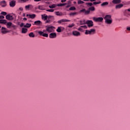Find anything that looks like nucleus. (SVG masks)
Masks as SVG:
<instances>
[{"label": "nucleus", "instance_id": "1", "mask_svg": "<svg viewBox=\"0 0 130 130\" xmlns=\"http://www.w3.org/2000/svg\"><path fill=\"white\" fill-rule=\"evenodd\" d=\"M104 20H105V23L106 24H108V25H110V24L112 23V19L111 18V15H106L104 18Z\"/></svg>", "mask_w": 130, "mask_h": 130}, {"label": "nucleus", "instance_id": "2", "mask_svg": "<svg viewBox=\"0 0 130 130\" xmlns=\"http://www.w3.org/2000/svg\"><path fill=\"white\" fill-rule=\"evenodd\" d=\"M96 32V30L94 28L91 29L90 30H85V34L86 35H92L93 34H95V33Z\"/></svg>", "mask_w": 130, "mask_h": 130}, {"label": "nucleus", "instance_id": "3", "mask_svg": "<svg viewBox=\"0 0 130 130\" xmlns=\"http://www.w3.org/2000/svg\"><path fill=\"white\" fill-rule=\"evenodd\" d=\"M8 29H11V27L14 28V29H16V25H14L13 23L11 22H7L6 24Z\"/></svg>", "mask_w": 130, "mask_h": 130}, {"label": "nucleus", "instance_id": "4", "mask_svg": "<svg viewBox=\"0 0 130 130\" xmlns=\"http://www.w3.org/2000/svg\"><path fill=\"white\" fill-rule=\"evenodd\" d=\"M46 30L49 33H51V32H53V28H54V27L51 26H46Z\"/></svg>", "mask_w": 130, "mask_h": 130}, {"label": "nucleus", "instance_id": "5", "mask_svg": "<svg viewBox=\"0 0 130 130\" xmlns=\"http://www.w3.org/2000/svg\"><path fill=\"white\" fill-rule=\"evenodd\" d=\"M92 20L94 22H102V21H103V17L96 18L95 17H93L92 18Z\"/></svg>", "mask_w": 130, "mask_h": 130}, {"label": "nucleus", "instance_id": "6", "mask_svg": "<svg viewBox=\"0 0 130 130\" xmlns=\"http://www.w3.org/2000/svg\"><path fill=\"white\" fill-rule=\"evenodd\" d=\"M86 24L88 25V28H91V27H93L94 24H93V21L92 20H87L86 21Z\"/></svg>", "mask_w": 130, "mask_h": 130}, {"label": "nucleus", "instance_id": "7", "mask_svg": "<svg viewBox=\"0 0 130 130\" xmlns=\"http://www.w3.org/2000/svg\"><path fill=\"white\" fill-rule=\"evenodd\" d=\"M1 32L3 34H7V33H9V30L3 26L1 29Z\"/></svg>", "mask_w": 130, "mask_h": 130}, {"label": "nucleus", "instance_id": "8", "mask_svg": "<svg viewBox=\"0 0 130 130\" xmlns=\"http://www.w3.org/2000/svg\"><path fill=\"white\" fill-rule=\"evenodd\" d=\"M38 33L39 34V35H40V36H43V37H48V34L44 33L42 31H39Z\"/></svg>", "mask_w": 130, "mask_h": 130}, {"label": "nucleus", "instance_id": "9", "mask_svg": "<svg viewBox=\"0 0 130 130\" xmlns=\"http://www.w3.org/2000/svg\"><path fill=\"white\" fill-rule=\"evenodd\" d=\"M72 34L74 36H76V37L81 36V33L77 30L73 31Z\"/></svg>", "mask_w": 130, "mask_h": 130}, {"label": "nucleus", "instance_id": "10", "mask_svg": "<svg viewBox=\"0 0 130 130\" xmlns=\"http://www.w3.org/2000/svg\"><path fill=\"white\" fill-rule=\"evenodd\" d=\"M64 30V27L62 26H58L56 29L57 32L58 33H60V32H62Z\"/></svg>", "mask_w": 130, "mask_h": 130}, {"label": "nucleus", "instance_id": "11", "mask_svg": "<svg viewBox=\"0 0 130 130\" xmlns=\"http://www.w3.org/2000/svg\"><path fill=\"white\" fill-rule=\"evenodd\" d=\"M6 19H7V20H9V21H12L14 20V17H13V16H11L10 14H8L6 16Z\"/></svg>", "mask_w": 130, "mask_h": 130}, {"label": "nucleus", "instance_id": "12", "mask_svg": "<svg viewBox=\"0 0 130 130\" xmlns=\"http://www.w3.org/2000/svg\"><path fill=\"white\" fill-rule=\"evenodd\" d=\"M0 4L2 8H6L7 7V2L6 1L3 0L1 1Z\"/></svg>", "mask_w": 130, "mask_h": 130}, {"label": "nucleus", "instance_id": "13", "mask_svg": "<svg viewBox=\"0 0 130 130\" xmlns=\"http://www.w3.org/2000/svg\"><path fill=\"white\" fill-rule=\"evenodd\" d=\"M9 6L11 8H14L16 6V1L13 0L9 3Z\"/></svg>", "mask_w": 130, "mask_h": 130}, {"label": "nucleus", "instance_id": "14", "mask_svg": "<svg viewBox=\"0 0 130 130\" xmlns=\"http://www.w3.org/2000/svg\"><path fill=\"white\" fill-rule=\"evenodd\" d=\"M123 7V4H117L115 6V8L116 10H119L121 9Z\"/></svg>", "mask_w": 130, "mask_h": 130}, {"label": "nucleus", "instance_id": "15", "mask_svg": "<svg viewBox=\"0 0 130 130\" xmlns=\"http://www.w3.org/2000/svg\"><path fill=\"white\" fill-rule=\"evenodd\" d=\"M49 38L53 39V38H56V33L55 32H52L49 34Z\"/></svg>", "mask_w": 130, "mask_h": 130}, {"label": "nucleus", "instance_id": "16", "mask_svg": "<svg viewBox=\"0 0 130 130\" xmlns=\"http://www.w3.org/2000/svg\"><path fill=\"white\" fill-rule=\"evenodd\" d=\"M112 3L114 5H119L121 3V0H113Z\"/></svg>", "mask_w": 130, "mask_h": 130}, {"label": "nucleus", "instance_id": "17", "mask_svg": "<svg viewBox=\"0 0 130 130\" xmlns=\"http://www.w3.org/2000/svg\"><path fill=\"white\" fill-rule=\"evenodd\" d=\"M63 22H71V20L69 19H61L58 21V24H61V23H63Z\"/></svg>", "mask_w": 130, "mask_h": 130}, {"label": "nucleus", "instance_id": "18", "mask_svg": "<svg viewBox=\"0 0 130 130\" xmlns=\"http://www.w3.org/2000/svg\"><path fill=\"white\" fill-rule=\"evenodd\" d=\"M41 17L43 21H46L48 18V16H47L46 14H42Z\"/></svg>", "mask_w": 130, "mask_h": 130}, {"label": "nucleus", "instance_id": "19", "mask_svg": "<svg viewBox=\"0 0 130 130\" xmlns=\"http://www.w3.org/2000/svg\"><path fill=\"white\" fill-rule=\"evenodd\" d=\"M26 17H29L30 19H35L36 17V14H27Z\"/></svg>", "mask_w": 130, "mask_h": 130}, {"label": "nucleus", "instance_id": "20", "mask_svg": "<svg viewBox=\"0 0 130 130\" xmlns=\"http://www.w3.org/2000/svg\"><path fill=\"white\" fill-rule=\"evenodd\" d=\"M34 24L37 26H40V25H42V22L40 20L36 21L34 22Z\"/></svg>", "mask_w": 130, "mask_h": 130}, {"label": "nucleus", "instance_id": "21", "mask_svg": "<svg viewBox=\"0 0 130 130\" xmlns=\"http://www.w3.org/2000/svg\"><path fill=\"white\" fill-rule=\"evenodd\" d=\"M57 7V4H53L52 5H49V8L50 9H55Z\"/></svg>", "mask_w": 130, "mask_h": 130}, {"label": "nucleus", "instance_id": "22", "mask_svg": "<svg viewBox=\"0 0 130 130\" xmlns=\"http://www.w3.org/2000/svg\"><path fill=\"white\" fill-rule=\"evenodd\" d=\"M0 24H4L5 25H6V24H7V20H5V19L0 20Z\"/></svg>", "mask_w": 130, "mask_h": 130}, {"label": "nucleus", "instance_id": "23", "mask_svg": "<svg viewBox=\"0 0 130 130\" xmlns=\"http://www.w3.org/2000/svg\"><path fill=\"white\" fill-rule=\"evenodd\" d=\"M108 4H109L108 2H105L103 3L101 5V6L102 7H105V6H108Z\"/></svg>", "mask_w": 130, "mask_h": 130}, {"label": "nucleus", "instance_id": "24", "mask_svg": "<svg viewBox=\"0 0 130 130\" xmlns=\"http://www.w3.org/2000/svg\"><path fill=\"white\" fill-rule=\"evenodd\" d=\"M89 11H91V12H94L95 11V7L93 6H91L88 8Z\"/></svg>", "mask_w": 130, "mask_h": 130}, {"label": "nucleus", "instance_id": "25", "mask_svg": "<svg viewBox=\"0 0 130 130\" xmlns=\"http://www.w3.org/2000/svg\"><path fill=\"white\" fill-rule=\"evenodd\" d=\"M55 14H56V16H63V14H62L61 12H59L58 11L56 12Z\"/></svg>", "mask_w": 130, "mask_h": 130}, {"label": "nucleus", "instance_id": "26", "mask_svg": "<svg viewBox=\"0 0 130 130\" xmlns=\"http://www.w3.org/2000/svg\"><path fill=\"white\" fill-rule=\"evenodd\" d=\"M28 36H29V37H31L32 38H34V37H35V35H34V33L31 32L29 34Z\"/></svg>", "mask_w": 130, "mask_h": 130}, {"label": "nucleus", "instance_id": "27", "mask_svg": "<svg viewBox=\"0 0 130 130\" xmlns=\"http://www.w3.org/2000/svg\"><path fill=\"white\" fill-rule=\"evenodd\" d=\"M67 3H63V4H57V7H63L64 6H66Z\"/></svg>", "mask_w": 130, "mask_h": 130}, {"label": "nucleus", "instance_id": "28", "mask_svg": "<svg viewBox=\"0 0 130 130\" xmlns=\"http://www.w3.org/2000/svg\"><path fill=\"white\" fill-rule=\"evenodd\" d=\"M24 28H30L31 27V23H26V25L24 26Z\"/></svg>", "mask_w": 130, "mask_h": 130}, {"label": "nucleus", "instance_id": "29", "mask_svg": "<svg viewBox=\"0 0 130 130\" xmlns=\"http://www.w3.org/2000/svg\"><path fill=\"white\" fill-rule=\"evenodd\" d=\"M27 28H22V33L25 34L27 33Z\"/></svg>", "mask_w": 130, "mask_h": 130}, {"label": "nucleus", "instance_id": "30", "mask_svg": "<svg viewBox=\"0 0 130 130\" xmlns=\"http://www.w3.org/2000/svg\"><path fill=\"white\" fill-rule=\"evenodd\" d=\"M80 25H85L86 24V21L85 20H80L79 21Z\"/></svg>", "mask_w": 130, "mask_h": 130}, {"label": "nucleus", "instance_id": "31", "mask_svg": "<svg viewBox=\"0 0 130 130\" xmlns=\"http://www.w3.org/2000/svg\"><path fill=\"white\" fill-rule=\"evenodd\" d=\"M78 12H73L70 13V16H76V15H78Z\"/></svg>", "mask_w": 130, "mask_h": 130}, {"label": "nucleus", "instance_id": "32", "mask_svg": "<svg viewBox=\"0 0 130 130\" xmlns=\"http://www.w3.org/2000/svg\"><path fill=\"white\" fill-rule=\"evenodd\" d=\"M39 10H41V11L44 10V8H43V6L40 5L38 6Z\"/></svg>", "mask_w": 130, "mask_h": 130}, {"label": "nucleus", "instance_id": "33", "mask_svg": "<svg viewBox=\"0 0 130 130\" xmlns=\"http://www.w3.org/2000/svg\"><path fill=\"white\" fill-rule=\"evenodd\" d=\"M87 5V7H92L93 6V3H87L86 4Z\"/></svg>", "mask_w": 130, "mask_h": 130}, {"label": "nucleus", "instance_id": "34", "mask_svg": "<svg viewBox=\"0 0 130 130\" xmlns=\"http://www.w3.org/2000/svg\"><path fill=\"white\" fill-rule=\"evenodd\" d=\"M69 10L70 11H75V10H76V7H75L74 6L71 7L70 8Z\"/></svg>", "mask_w": 130, "mask_h": 130}, {"label": "nucleus", "instance_id": "35", "mask_svg": "<svg viewBox=\"0 0 130 130\" xmlns=\"http://www.w3.org/2000/svg\"><path fill=\"white\" fill-rule=\"evenodd\" d=\"M30 7H32V5H26L25 6V8L26 10H29V9H30Z\"/></svg>", "mask_w": 130, "mask_h": 130}, {"label": "nucleus", "instance_id": "36", "mask_svg": "<svg viewBox=\"0 0 130 130\" xmlns=\"http://www.w3.org/2000/svg\"><path fill=\"white\" fill-rule=\"evenodd\" d=\"M47 12H50V13H53L54 10L53 9H47L46 10Z\"/></svg>", "mask_w": 130, "mask_h": 130}, {"label": "nucleus", "instance_id": "37", "mask_svg": "<svg viewBox=\"0 0 130 130\" xmlns=\"http://www.w3.org/2000/svg\"><path fill=\"white\" fill-rule=\"evenodd\" d=\"M90 14V10H85V15H89Z\"/></svg>", "mask_w": 130, "mask_h": 130}, {"label": "nucleus", "instance_id": "38", "mask_svg": "<svg viewBox=\"0 0 130 130\" xmlns=\"http://www.w3.org/2000/svg\"><path fill=\"white\" fill-rule=\"evenodd\" d=\"M74 26H75V24L72 23V24H69L68 25V27L69 28H73V27H74Z\"/></svg>", "mask_w": 130, "mask_h": 130}, {"label": "nucleus", "instance_id": "39", "mask_svg": "<svg viewBox=\"0 0 130 130\" xmlns=\"http://www.w3.org/2000/svg\"><path fill=\"white\" fill-rule=\"evenodd\" d=\"M78 5H81V4H84V2H83V1H81V0H79V1H78Z\"/></svg>", "mask_w": 130, "mask_h": 130}, {"label": "nucleus", "instance_id": "40", "mask_svg": "<svg viewBox=\"0 0 130 130\" xmlns=\"http://www.w3.org/2000/svg\"><path fill=\"white\" fill-rule=\"evenodd\" d=\"M51 22V20L50 19H47L45 21L46 24H48V23H50Z\"/></svg>", "mask_w": 130, "mask_h": 130}, {"label": "nucleus", "instance_id": "41", "mask_svg": "<svg viewBox=\"0 0 130 130\" xmlns=\"http://www.w3.org/2000/svg\"><path fill=\"white\" fill-rule=\"evenodd\" d=\"M51 18H53V16H51V15H49V16H48L47 20H50L51 19Z\"/></svg>", "mask_w": 130, "mask_h": 130}, {"label": "nucleus", "instance_id": "42", "mask_svg": "<svg viewBox=\"0 0 130 130\" xmlns=\"http://www.w3.org/2000/svg\"><path fill=\"white\" fill-rule=\"evenodd\" d=\"M1 15H3V16H6L7 15V12H1Z\"/></svg>", "mask_w": 130, "mask_h": 130}, {"label": "nucleus", "instance_id": "43", "mask_svg": "<svg viewBox=\"0 0 130 130\" xmlns=\"http://www.w3.org/2000/svg\"><path fill=\"white\" fill-rule=\"evenodd\" d=\"M82 27H81V26L78 29L79 31H80L81 32H83V28Z\"/></svg>", "mask_w": 130, "mask_h": 130}, {"label": "nucleus", "instance_id": "44", "mask_svg": "<svg viewBox=\"0 0 130 130\" xmlns=\"http://www.w3.org/2000/svg\"><path fill=\"white\" fill-rule=\"evenodd\" d=\"M126 30L127 31H130V26H127V27H126Z\"/></svg>", "mask_w": 130, "mask_h": 130}, {"label": "nucleus", "instance_id": "45", "mask_svg": "<svg viewBox=\"0 0 130 130\" xmlns=\"http://www.w3.org/2000/svg\"><path fill=\"white\" fill-rule=\"evenodd\" d=\"M86 11V9H82L81 10H80V12H81V13H84V12H85Z\"/></svg>", "mask_w": 130, "mask_h": 130}, {"label": "nucleus", "instance_id": "46", "mask_svg": "<svg viewBox=\"0 0 130 130\" xmlns=\"http://www.w3.org/2000/svg\"><path fill=\"white\" fill-rule=\"evenodd\" d=\"M24 26H25V24H24V23H21L20 24V27H24Z\"/></svg>", "mask_w": 130, "mask_h": 130}, {"label": "nucleus", "instance_id": "47", "mask_svg": "<svg viewBox=\"0 0 130 130\" xmlns=\"http://www.w3.org/2000/svg\"><path fill=\"white\" fill-rule=\"evenodd\" d=\"M128 9L125 10V16H126V14L127 13V12H128Z\"/></svg>", "mask_w": 130, "mask_h": 130}, {"label": "nucleus", "instance_id": "48", "mask_svg": "<svg viewBox=\"0 0 130 130\" xmlns=\"http://www.w3.org/2000/svg\"><path fill=\"white\" fill-rule=\"evenodd\" d=\"M81 27L84 28V29H87V26L86 25L81 26Z\"/></svg>", "mask_w": 130, "mask_h": 130}, {"label": "nucleus", "instance_id": "49", "mask_svg": "<svg viewBox=\"0 0 130 130\" xmlns=\"http://www.w3.org/2000/svg\"><path fill=\"white\" fill-rule=\"evenodd\" d=\"M0 19H5V16L3 15H0Z\"/></svg>", "mask_w": 130, "mask_h": 130}, {"label": "nucleus", "instance_id": "50", "mask_svg": "<svg viewBox=\"0 0 130 130\" xmlns=\"http://www.w3.org/2000/svg\"><path fill=\"white\" fill-rule=\"evenodd\" d=\"M92 5H98V3L97 2H94L92 4Z\"/></svg>", "mask_w": 130, "mask_h": 130}, {"label": "nucleus", "instance_id": "51", "mask_svg": "<svg viewBox=\"0 0 130 130\" xmlns=\"http://www.w3.org/2000/svg\"><path fill=\"white\" fill-rule=\"evenodd\" d=\"M67 2V0H61V3H66Z\"/></svg>", "mask_w": 130, "mask_h": 130}, {"label": "nucleus", "instance_id": "52", "mask_svg": "<svg viewBox=\"0 0 130 130\" xmlns=\"http://www.w3.org/2000/svg\"><path fill=\"white\" fill-rule=\"evenodd\" d=\"M34 2H41V1L42 0H34Z\"/></svg>", "mask_w": 130, "mask_h": 130}, {"label": "nucleus", "instance_id": "53", "mask_svg": "<svg viewBox=\"0 0 130 130\" xmlns=\"http://www.w3.org/2000/svg\"><path fill=\"white\" fill-rule=\"evenodd\" d=\"M22 1V2H24V3H26V2H28V1L29 0H21Z\"/></svg>", "mask_w": 130, "mask_h": 130}, {"label": "nucleus", "instance_id": "54", "mask_svg": "<svg viewBox=\"0 0 130 130\" xmlns=\"http://www.w3.org/2000/svg\"><path fill=\"white\" fill-rule=\"evenodd\" d=\"M97 0H90V2H96Z\"/></svg>", "mask_w": 130, "mask_h": 130}, {"label": "nucleus", "instance_id": "55", "mask_svg": "<svg viewBox=\"0 0 130 130\" xmlns=\"http://www.w3.org/2000/svg\"><path fill=\"white\" fill-rule=\"evenodd\" d=\"M71 7V6H70V5H68L66 6V8H70Z\"/></svg>", "mask_w": 130, "mask_h": 130}, {"label": "nucleus", "instance_id": "56", "mask_svg": "<svg viewBox=\"0 0 130 130\" xmlns=\"http://www.w3.org/2000/svg\"><path fill=\"white\" fill-rule=\"evenodd\" d=\"M99 4H101V1H99V2H98V5H99Z\"/></svg>", "mask_w": 130, "mask_h": 130}, {"label": "nucleus", "instance_id": "57", "mask_svg": "<svg viewBox=\"0 0 130 130\" xmlns=\"http://www.w3.org/2000/svg\"><path fill=\"white\" fill-rule=\"evenodd\" d=\"M19 10H20V11H23V8H19Z\"/></svg>", "mask_w": 130, "mask_h": 130}, {"label": "nucleus", "instance_id": "58", "mask_svg": "<svg viewBox=\"0 0 130 130\" xmlns=\"http://www.w3.org/2000/svg\"><path fill=\"white\" fill-rule=\"evenodd\" d=\"M23 20H24V21H27V18H26L24 17V18H23Z\"/></svg>", "mask_w": 130, "mask_h": 130}, {"label": "nucleus", "instance_id": "59", "mask_svg": "<svg viewBox=\"0 0 130 130\" xmlns=\"http://www.w3.org/2000/svg\"><path fill=\"white\" fill-rule=\"evenodd\" d=\"M84 2H89V0H83Z\"/></svg>", "mask_w": 130, "mask_h": 130}, {"label": "nucleus", "instance_id": "60", "mask_svg": "<svg viewBox=\"0 0 130 130\" xmlns=\"http://www.w3.org/2000/svg\"><path fill=\"white\" fill-rule=\"evenodd\" d=\"M45 31H46V30L45 29H44L43 31V33H44V32H45Z\"/></svg>", "mask_w": 130, "mask_h": 130}, {"label": "nucleus", "instance_id": "61", "mask_svg": "<svg viewBox=\"0 0 130 130\" xmlns=\"http://www.w3.org/2000/svg\"><path fill=\"white\" fill-rule=\"evenodd\" d=\"M128 12H130V8L128 9Z\"/></svg>", "mask_w": 130, "mask_h": 130}, {"label": "nucleus", "instance_id": "62", "mask_svg": "<svg viewBox=\"0 0 130 130\" xmlns=\"http://www.w3.org/2000/svg\"><path fill=\"white\" fill-rule=\"evenodd\" d=\"M23 17H25V14H23Z\"/></svg>", "mask_w": 130, "mask_h": 130}, {"label": "nucleus", "instance_id": "63", "mask_svg": "<svg viewBox=\"0 0 130 130\" xmlns=\"http://www.w3.org/2000/svg\"><path fill=\"white\" fill-rule=\"evenodd\" d=\"M125 20H127V19H126V18H125Z\"/></svg>", "mask_w": 130, "mask_h": 130}, {"label": "nucleus", "instance_id": "64", "mask_svg": "<svg viewBox=\"0 0 130 130\" xmlns=\"http://www.w3.org/2000/svg\"><path fill=\"white\" fill-rule=\"evenodd\" d=\"M47 4H49V2H47Z\"/></svg>", "mask_w": 130, "mask_h": 130}]
</instances>
